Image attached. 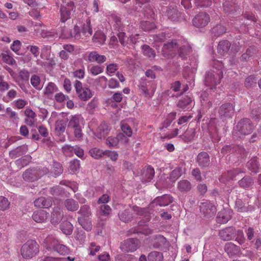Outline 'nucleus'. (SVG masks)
Returning <instances> with one entry per match:
<instances>
[{"label": "nucleus", "mask_w": 261, "mask_h": 261, "mask_svg": "<svg viewBox=\"0 0 261 261\" xmlns=\"http://www.w3.org/2000/svg\"><path fill=\"white\" fill-rule=\"evenodd\" d=\"M253 129L254 125L251 120L248 118H243L234 126L232 135L236 139H242L250 134Z\"/></svg>", "instance_id": "nucleus-1"}, {"label": "nucleus", "mask_w": 261, "mask_h": 261, "mask_svg": "<svg viewBox=\"0 0 261 261\" xmlns=\"http://www.w3.org/2000/svg\"><path fill=\"white\" fill-rule=\"evenodd\" d=\"M39 245L35 241L30 240L24 243L21 248V254L25 259L35 256L39 252Z\"/></svg>", "instance_id": "nucleus-2"}, {"label": "nucleus", "mask_w": 261, "mask_h": 261, "mask_svg": "<svg viewBox=\"0 0 261 261\" xmlns=\"http://www.w3.org/2000/svg\"><path fill=\"white\" fill-rule=\"evenodd\" d=\"M173 198L169 194H164L156 197L149 205V208L152 211L159 210L158 206H166L173 202Z\"/></svg>", "instance_id": "nucleus-3"}, {"label": "nucleus", "mask_w": 261, "mask_h": 261, "mask_svg": "<svg viewBox=\"0 0 261 261\" xmlns=\"http://www.w3.org/2000/svg\"><path fill=\"white\" fill-rule=\"evenodd\" d=\"M223 76L222 71L216 72L214 70L207 71L205 76L204 83L206 86L213 89L217 85L220 83L221 80Z\"/></svg>", "instance_id": "nucleus-4"}, {"label": "nucleus", "mask_w": 261, "mask_h": 261, "mask_svg": "<svg viewBox=\"0 0 261 261\" xmlns=\"http://www.w3.org/2000/svg\"><path fill=\"white\" fill-rule=\"evenodd\" d=\"M234 112V106L231 103L227 102L221 105L218 110V114L220 119L223 121H226L233 116Z\"/></svg>", "instance_id": "nucleus-5"}, {"label": "nucleus", "mask_w": 261, "mask_h": 261, "mask_svg": "<svg viewBox=\"0 0 261 261\" xmlns=\"http://www.w3.org/2000/svg\"><path fill=\"white\" fill-rule=\"evenodd\" d=\"M76 93L80 99L83 101H87L92 96L90 89L87 87H83L82 83L79 80H76L74 83Z\"/></svg>", "instance_id": "nucleus-6"}, {"label": "nucleus", "mask_w": 261, "mask_h": 261, "mask_svg": "<svg viewBox=\"0 0 261 261\" xmlns=\"http://www.w3.org/2000/svg\"><path fill=\"white\" fill-rule=\"evenodd\" d=\"M200 211L201 215L205 219L213 217L216 213V207L208 201L201 203Z\"/></svg>", "instance_id": "nucleus-7"}, {"label": "nucleus", "mask_w": 261, "mask_h": 261, "mask_svg": "<svg viewBox=\"0 0 261 261\" xmlns=\"http://www.w3.org/2000/svg\"><path fill=\"white\" fill-rule=\"evenodd\" d=\"M210 21L209 15L204 12L196 14L192 19L193 25L198 28L206 26Z\"/></svg>", "instance_id": "nucleus-8"}, {"label": "nucleus", "mask_w": 261, "mask_h": 261, "mask_svg": "<svg viewBox=\"0 0 261 261\" xmlns=\"http://www.w3.org/2000/svg\"><path fill=\"white\" fill-rule=\"evenodd\" d=\"M41 176L40 169L38 167L30 168L26 170L22 174L23 179L30 182L37 180Z\"/></svg>", "instance_id": "nucleus-9"}, {"label": "nucleus", "mask_w": 261, "mask_h": 261, "mask_svg": "<svg viewBox=\"0 0 261 261\" xmlns=\"http://www.w3.org/2000/svg\"><path fill=\"white\" fill-rule=\"evenodd\" d=\"M138 239L131 238L125 240L121 244L120 249L123 252H129L136 251L139 247Z\"/></svg>", "instance_id": "nucleus-10"}, {"label": "nucleus", "mask_w": 261, "mask_h": 261, "mask_svg": "<svg viewBox=\"0 0 261 261\" xmlns=\"http://www.w3.org/2000/svg\"><path fill=\"white\" fill-rule=\"evenodd\" d=\"M74 8V4L73 2H70L65 5H61L60 9L61 18L60 21L64 23L70 18L71 12Z\"/></svg>", "instance_id": "nucleus-11"}, {"label": "nucleus", "mask_w": 261, "mask_h": 261, "mask_svg": "<svg viewBox=\"0 0 261 261\" xmlns=\"http://www.w3.org/2000/svg\"><path fill=\"white\" fill-rule=\"evenodd\" d=\"M232 211L228 208H224L218 212L216 217V221L219 224L227 223L231 219Z\"/></svg>", "instance_id": "nucleus-12"}, {"label": "nucleus", "mask_w": 261, "mask_h": 261, "mask_svg": "<svg viewBox=\"0 0 261 261\" xmlns=\"http://www.w3.org/2000/svg\"><path fill=\"white\" fill-rule=\"evenodd\" d=\"M220 238L224 241H229L236 236V230L233 227H227L221 229L219 232Z\"/></svg>", "instance_id": "nucleus-13"}, {"label": "nucleus", "mask_w": 261, "mask_h": 261, "mask_svg": "<svg viewBox=\"0 0 261 261\" xmlns=\"http://www.w3.org/2000/svg\"><path fill=\"white\" fill-rule=\"evenodd\" d=\"M196 162L201 168H206L210 164V157L208 154L205 151H202L198 153Z\"/></svg>", "instance_id": "nucleus-14"}, {"label": "nucleus", "mask_w": 261, "mask_h": 261, "mask_svg": "<svg viewBox=\"0 0 261 261\" xmlns=\"http://www.w3.org/2000/svg\"><path fill=\"white\" fill-rule=\"evenodd\" d=\"M223 10L227 15H233L240 10V6L233 1H226L223 4Z\"/></svg>", "instance_id": "nucleus-15"}, {"label": "nucleus", "mask_w": 261, "mask_h": 261, "mask_svg": "<svg viewBox=\"0 0 261 261\" xmlns=\"http://www.w3.org/2000/svg\"><path fill=\"white\" fill-rule=\"evenodd\" d=\"M63 216V212L60 207H54L51 214V223L54 225H58L62 220Z\"/></svg>", "instance_id": "nucleus-16"}, {"label": "nucleus", "mask_w": 261, "mask_h": 261, "mask_svg": "<svg viewBox=\"0 0 261 261\" xmlns=\"http://www.w3.org/2000/svg\"><path fill=\"white\" fill-rule=\"evenodd\" d=\"M244 150V148L242 146L235 144L225 145L221 149V152L225 155L231 153H241Z\"/></svg>", "instance_id": "nucleus-17"}, {"label": "nucleus", "mask_w": 261, "mask_h": 261, "mask_svg": "<svg viewBox=\"0 0 261 261\" xmlns=\"http://www.w3.org/2000/svg\"><path fill=\"white\" fill-rule=\"evenodd\" d=\"M53 200L50 197H40L36 199L34 202V205L39 208H48L52 205Z\"/></svg>", "instance_id": "nucleus-18"}, {"label": "nucleus", "mask_w": 261, "mask_h": 261, "mask_svg": "<svg viewBox=\"0 0 261 261\" xmlns=\"http://www.w3.org/2000/svg\"><path fill=\"white\" fill-rule=\"evenodd\" d=\"M177 49L178 57H179L182 59H187L192 51L191 47L187 43L181 45H179Z\"/></svg>", "instance_id": "nucleus-19"}, {"label": "nucleus", "mask_w": 261, "mask_h": 261, "mask_svg": "<svg viewBox=\"0 0 261 261\" xmlns=\"http://www.w3.org/2000/svg\"><path fill=\"white\" fill-rule=\"evenodd\" d=\"M239 187L244 189H251L254 184L253 179L249 175L244 176L238 182Z\"/></svg>", "instance_id": "nucleus-20"}, {"label": "nucleus", "mask_w": 261, "mask_h": 261, "mask_svg": "<svg viewBox=\"0 0 261 261\" xmlns=\"http://www.w3.org/2000/svg\"><path fill=\"white\" fill-rule=\"evenodd\" d=\"M48 217V213L45 211L40 210L34 212L32 219L37 223L44 222Z\"/></svg>", "instance_id": "nucleus-21"}, {"label": "nucleus", "mask_w": 261, "mask_h": 261, "mask_svg": "<svg viewBox=\"0 0 261 261\" xmlns=\"http://www.w3.org/2000/svg\"><path fill=\"white\" fill-rule=\"evenodd\" d=\"M224 250L229 256L238 255L240 252V247L231 242L227 243L224 246Z\"/></svg>", "instance_id": "nucleus-22"}, {"label": "nucleus", "mask_w": 261, "mask_h": 261, "mask_svg": "<svg viewBox=\"0 0 261 261\" xmlns=\"http://www.w3.org/2000/svg\"><path fill=\"white\" fill-rule=\"evenodd\" d=\"M47 170H48L46 168ZM63 172V167L61 163L59 162L54 161L50 169V171H48V173L54 177H57L60 176Z\"/></svg>", "instance_id": "nucleus-23"}, {"label": "nucleus", "mask_w": 261, "mask_h": 261, "mask_svg": "<svg viewBox=\"0 0 261 261\" xmlns=\"http://www.w3.org/2000/svg\"><path fill=\"white\" fill-rule=\"evenodd\" d=\"M154 176V169L150 166L143 170L142 172L141 180L143 182H147L151 181Z\"/></svg>", "instance_id": "nucleus-24"}, {"label": "nucleus", "mask_w": 261, "mask_h": 261, "mask_svg": "<svg viewBox=\"0 0 261 261\" xmlns=\"http://www.w3.org/2000/svg\"><path fill=\"white\" fill-rule=\"evenodd\" d=\"M28 150V146L26 145H20L9 152V156L11 159H15L24 154Z\"/></svg>", "instance_id": "nucleus-25"}, {"label": "nucleus", "mask_w": 261, "mask_h": 261, "mask_svg": "<svg viewBox=\"0 0 261 261\" xmlns=\"http://www.w3.org/2000/svg\"><path fill=\"white\" fill-rule=\"evenodd\" d=\"M192 185L191 182L187 179H182L177 183V188L182 193H187L191 191Z\"/></svg>", "instance_id": "nucleus-26"}, {"label": "nucleus", "mask_w": 261, "mask_h": 261, "mask_svg": "<svg viewBox=\"0 0 261 261\" xmlns=\"http://www.w3.org/2000/svg\"><path fill=\"white\" fill-rule=\"evenodd\" d=\"M62 149L64 152H73L80 158H83L84 156V150L77 145L72 146L69 145H66L63 147Z\"/></svg>", "instance_id": "nucleus-27"}, {"label": "nucleus", "mask_w": 261, "mask_h": 261, "mask_svg": "<svg viewBox=\"0 0 261 261\" xmlns=\"http://www.w3.org/2000/svg\"><path fill=\"white\" fill-rule=\"evenodd\" d=\"M192 99L189 96L186 95L179 99L177 103V107L184 111L188 110L191 108Z\"/></svg>", "instance_id": "nucleus-28"}, {"label": "nucleus", "mask_w": 261, "mask_h": 261, "mask_svg": "<svg viewBox=\"0 0 261 261\" xmlns=\"http://www.w3.org/2000/svg\"><path fill=\"white\" fill-rule=\"evenodd\" d=\"M168 245V242L164 236H156L152 244L153 247L155 249H159L162 247H166Z\"/></svg>", "instance_id": "nucleus-29"}, {"label": "nucleus", "mask_w": 261, "mask_h": 261, "mask_svg": "<svg viewBox=\"0 0 261 261\" xmlns=\"http://www.w3.org/2000/svg\"><path fill=\"white\" fill-rule=\"evenodd\" d=\"M169 19L171 20H177L180 16V13L174 7L170 6L167 8L166 11Z\"/></svg>", "instance_id": "nucleus-30"}, {"label": "nucleus", "mask_w": 261, "mask_h": 261, "mask_svg": "<svg viewBox=\"0 0 261 261\" xmlns=\"http://www.w3.org/2000/svg\"><path fill=\"white\" fill-rule=\"evenodd\" d=\"M230 46L231 44L228 40H225L219 42L217 47L218 53L221 55L227 54Z\"/></svg>", "instance_id": "nucleus-31"}, {"label": "nucleus", "mask_w": 261, "mask_h": 261, "mask_svg": "<svg viewBox=\"0 0 261 261\" xmlns=\"http://www.w3.org/2000/svg\"><path fill=\"white\" fill-rule=\"evenodd\" d=\"M257 160L258 158L256 156H253L247 164V167L249 170L254 173L258 172L259 170V165Z\"/></svg>", "instance_id": "nucleus-32"}, {"label": "nucleus", "mask_w": 261, "mask_h": 261, "mask_svg": "<svg viewBox=\"0 0 261 261\" xmlns=\"http://www.w3.org/2000/svg\"><path fill=\"white\" fill-rule=\"evenodd\" d=\"M64 205L68 211L75 212L79 208V205L77 201L73 199H67L64 201Z\"/></svg>", "instance_id": "nucleus-33"}, {"label": "nucleus", "mask_w": 261, "mask_h": 261, "mask_svg": "<svg viewBox=\"0 0 261 261\" xmlns=\"http://www.w3.org/2000/svg\"><path fill=\"white\" fill-rule=\"evenodd\" d=\"M60 228L63 233L66 235H70L73 229V225L69 221H63L60 225Z\"/></svg>", "instance_id": "nucleus-34"}, {"label": "nucleus", "mask_w": 261, "mask_h": 261, "mask_svg": "<svg viewBox=\"0 0 261 261\" xmlns=\"http://www.w3.org/2000/svg\"><path fill=\"white\" fill-rule=\"evenodd\" d=\"M106 59L105 56L100 55L96 51L90 53L88 56V60L90 62H97L99 64L105 62Z\"/></svg>", "instance_id": "nucleus-35"}, {"label": "nucleus", "mask_w": 261, "mask_h": 261, "mask_svg": "<svg viewBox=\"0 0 261 261\" xmlns=\"http://www.w3.org/2000/svg\"><path fill=\"white\" fill-rule=\"evenodd\" d=\"M185 168L182 167L175 168L170 173L169 179L172 182H175L182 174L185 173Z\"/></svg>", "instance_id": "nucleus-36"}, {"label": "nucleus", "mask_w": 261, "mask_h": 261, "mask_svg": "<svg viewBox=\"0 0 261 261\" xmlns=\"http://www.w3.org/2000/svg\"><path fill=\"white\" fill-rule=\"evenodd\" d=\"M81 32L83 35L86 37H89L92 35L93 32L92 27L91 25V21L89 18H87L85 22L83 24Z\"/></svg>", "instance_id": "nucleus-37"}, {"label": "nucleus", "mask_w": 261, "mask_h": 261, "mask_svg": "<svg viewBox=\"0 0 261 261\" xmlns=\"http://www.w3.org/2000/svg\"><path fill=\"white\" fill-rule=\"evenodd\" d=\"M141 48L144 56L147 57L150 60L154 59L156 54L153 49L146 44L141 45Z\"/></svg>", "instance_id": "nucleus-38"}, {"label": "nucleus", "mask_w": 261, "mask_h": 261, "mask_svg": "<svg viewBox=\"0 0 261 261\" xmlns=\"http://www.w3.org/2000/svg\"><path fill=\"white\" fill-rule=\"evenodd\" d=\"M110 129L108 125L106 123H101L97 128V135L98 138H105L108 134Z\"/></svg>", "instance_id": "nucleus-39"}, {"label": "nucleus", "mask_w": 261, "mask_h": 261, "mask_svg": "<svg viewBox=\"0 0 261 261\" xmlns=\"http://www.w3.org/2000/svg\"><path fill=\"white\" fill-rule=\"evenodd\" d=\"M66 121L63 120H58L55 123V133L58 136H61L65 131Z\"/></svg>", "instance_id": "nucleus-40"}, {"label": "nucleus", "mask_w": 261, "mask_h": 261, "mask_svg": "<svg viewBox=\"0 0 261 261\" xmlns=\"http://www.w3.org/2000/svg\"><path fill=\"white\" fill-rule=\"evenodd\" d=\"M118 215L120 219L125 223L130 222L133 217L132 211L129 209H126L119 213Z\"/></svg>", "instance_id": "nucleus-41"}, {"label": "nucleus", "mask_w": 261, "mask_h": 261, "mask_svg": "<svg viewBox=\"0 0 261 261\" xmlns=\"http://www.w3.org/2000/svg\"><path fill=\"white\" fill-rule=\"evenodd\" d=\"M93 41L99 45H102L105 43L106 40V36L101 31H96L92 38Z\"/></svg>", "instance_id": "nucleus-42"}, {"label": "nucleus", "mask_w": 261, "mask_h": 261, "mask_svg": "<svg viewBox=\"0 0 261 261\" xmlns=\"http://www.w3.org/2000/svg\"><path fill=\"white\" fill-rule=\"evenodd\" d=\"M226 32V28L221 24H217L211 30V34L215 37H218Z\"/></svg>", "instance_id": "nucleus-43"}, {"label": "nucleus", "mask_w": 261, "mask_h": 261, "mask_svg": "<svg viewBox=\"0 0 261 261\" xmlns=\"http://www.w3.org/2000/svg\"><path fill=\"white\" fill-rule=\"evenodd\" d=\"M77 214L81 216L79 218H89L92 214L90 206L87 204L82 205L80 210L77 212Z\"/></svg>", "instance_id": "nucleus-44"}, {"label": "nucleus", "mask_w": 261, "mask_h": 261, "mask_svg": "<svg viewBox=\"0 0 261 261\" xmlns=\"http://www.w3.org/2000/svg\"><path fill=\"white\" fill-rule=\"evenodd\" d=\"M77 222L82 226V227L87 231H90L92 229V223L89 220V218H78Z\"/></svg>", "instance_id": "nucleus-45"}, {"label": "nucleus", "mask_w": 261, "mask_h": 261, "mask_svg": "<svg viewBox=\"0 0 261 261\" xmlns=\"http://www.w3.org/2000/svg\"><path fill=\"white\" fill-rule=\"evenodd\" d=\"M179 44L177 43L176 40H172L167 43H165L163 47V49L164 51L168 50L169 51H173L178 48Z\"/></svg>", "instance_id": "nucleus-46"}, {"label": "nucleus", "mask_w": 261, "mask_h": 261, "mask_svg": "<svg viewBox=\"0 0 261 261\" xmlns=\"http://www.w3.org/2000/svg\"><path fill=\"white\" fill-rule=\"evenodd\" d=\"M147 259L148 261H162L163 255L162 253L154 251L148 254Z\"/></svg>", "instance_id": "nucleus-47"}, {"label": "nucleus", "mask_w": 261, "mask_h": 261, "mask_svg": "<svg viewBox=\"0 0 261 261\" xmlns=\"http://www.w3.org/2000/svg\"><path fill=\"white\" fill-rule=\"evenodd\" d=\"M141 28L144 31L149 32L156 28V25L153 22L143 21L140 23Z\"/></svg>", "instance_id": "nucleus-48"}, {"label": "nucleus", "mask_w": 261, "mask_h": 261, "mask_svg": "<svg viewBox=\"0 0 261 261\" xmlns=\"http://www.w3.org/2000/svg\"><path fill=\"white\" fill-rule=\"evenodd\" d=\"M53 249L61 255H68L69 253V249L62 244H57L54 246Z\"/></svg>", "instance_id": "nucleus-49"}, {"label": "nucleus", "mask_w": 261, "mask_h": 261, "mask_svg": "<svg viewBox=\"0 0 261 261\" xmlns=\"http://www.w3.org/2000/svg\"><path fill=\"white\" fill-rule=\"evenodd\" d=\"M89 152L90 155L95 159H100L105 153V151L96 147L91 149Z\"/></svg>", "instance_id": "nucleus-50"}, {"label": "nucleus", "mask_w": 261, "mask_h": 261, "mask_svg": "<svg viewBox=\"0 0 261 261\" xmlns=\"http://www.w3.org/2000/svg\"><path fill=\"white\" fill-rule=\"evenodd\" d=\"M211 0H194L195 7L200 8H205L212 5Z\"/></svg>", "instance_id": "nucleus-51"}, {"label": "nucleus", "mask_w": 261, "mask_h": 261, "mask_svg": "<svg viewBox=\"0 0 261 261\" xmlns=\"http://www.w3.org/2000/svg\"><path fill=\"white\" fill-rule=\"evenodd\" d=\"M151 89V86H150V82L147 81L146 80L144 81L141 84L140 87V90L143 93H144L145 96H147L149 95V91Z\"/></svg>", "instance_id": "nucleus-52"}, {"label": "nucleus", "mask_w": 261, "mask_h": 261, "mask_svg": "<svg viewBox=\"0 0 261 261\" xmlns=\"http://www.w3.org/2000/svg\"><path fill=\"white\" fill-rule=\"evenodd\" d=\"M80 167V161L77 159H74L69 163V169L72 174L76 172Z\"/></svg>", "instance_id": "nucleus-53"}, {"label": "nucleus", "mask_w": 261, "mask_h": 261, "mask_svg": "<svg viewBox=\"0 0 261 261\" xmlns=\"http://www.w3.org/2000/svg\"><path fill=\"white\" fill-rule=\"evenodd\" d=\"M57 91L58 88L56 85L53 82H49L45 88L44 94L46 95H50Z\"/></svg>", "instance_id": "nucleus-54"}, {"label": "nucleus", "mask_w": 261, "mask_h": 261, "mask_svg": "<svg viewBox=\"0 0 261 261\" xmlns=\"http://www.w3.org/2000/svg\"><path fill=\"white\" fill-rule=\"evenodd\" d=\"M80 125L79 117L77 115L72 116L68 123V128H74Z\"/></svg>", "instance_id": "nucleus-55"}, {"label": "nucleus", "mask_w": 261, "mask_h": 261, "mask_svg": "<svg viewBox=\"0 0 261 261\" xmlns=\"http://www.w3.org/2000/svg\"><path fill=\"white\" fill-rule=\"evenodd\" d=\"M236 208L239 212H245L248 211V207L241 199H237L236 201Z\"/></svg>", "instance_id": "nucleus-56"}, {"label": "nucleus", "mask_w": 261, "mask_h": 261, "mask_svg": "<svg viewBox=\"0 0 261 261\" xmlns=\"http://www.w3.org/2000/svg\"><path fill=\"white\" fill-rule=\"evenodd\" d=\"M256 83V79L253 75H251L247 77L244 82L245 86L247 88H250L255 86Z\"/></svg>", "instance_id": "nucleus-57"}, {"label": "nucleus", "mask_w": 261, "mask_h": 261, "mask_svg": "<svg viewBox=\"0 0 261 261\" xmlns=\"http://www.w3.org/2000/svg\"><path fill=\"white\" fill-rule=\"evenodd\" d=\"M10 202L5 197L0 196V210L5 211L9 208Z\"/></svg>", "instance_id": "nucleus-58"}, {"label": "nucleus", "mask_w": 261, "mask_h": 261, "mask_svg": "<svg viewBox=\"0 0 261 261\" xmlns=\"http://www.w3.org/2000/svg\"><path fill=\"white\" fill-rule=\"evenodd\" d=\"M69 33L71 34L70 38L74 37L75 39H79L81 37L80 28L76 25H74L73 29H70Z\"/></svg>", "instance_id": "nucleus-59"}, {"label": "nucleus", "mask_w": 261, "mask_h": 261, "mask_svg": "<svg viewBox=\"0 0 261 261\" xmlns=\"http://www.w3.org/2000/svg\"><path fill=\"white\" fill-rule=\"evenodd\" d=\"M191 175L197 182H200L203 180L200 170L198 168L193 169L191 171Z\"/></svg>", "instance_id": "nucleus-60"}, {"label": "nucleus", "mask_w": 261, "mask_h": 261, "mask_svg": "<svg viewBox=\"0 0 261 261\" xmlns=\"http://www.w3.org/2000/svg\"><path fill=\"white\" fill-rule=\"evenodd\" d=\"M250 116L254 120L258 121L261 119V108L258 107L252 109Z\"/></svg>", "instance_id": "nucleus-61"}, {"label": "nucleus", "mask_w": 261, "mask_h": 261, "mask_svg": "<svg viewBox=\"0 0 261 261\" xmlns=\"http://www.w3.org/2000/svg\"><path fill=\"white\" fill-rule=\"evenodd\" d=\"M144 15L148 18H154V11L152 6L147 5L144 9Z\"/></svg>", "instance_id": "nucleus-62"}, {"label": "nucleus", "mask_w": 261, "mask_h": 261, "mask_svg": "<svg viewBox=\"0 0 261 261\" xmlns=\"http://www.w3.org/2000/svg\"><path fill=\"white\" fill-rule=\"evenodd\" d=\"M40 83V78L37 75H33L31 78V84L37 90H40L41 88L39 87Z\"/></svg>", "instance_id": "nucleus-63"}, {"label": "nucleus", "mask_w": 261, "mask_h": 261, "mask_svg": "<svg viewBox=\"0 0 261 261\" xmlns=\"http://www.w3.org/2000/svg\"><path fill=\"white\" fill-rule=\"evenodd\" d=\"M134 256L130 254H122L115 257L116 261H133Z\"/></svg>", "instance_id": "nucleus-64"}]
</instances>
